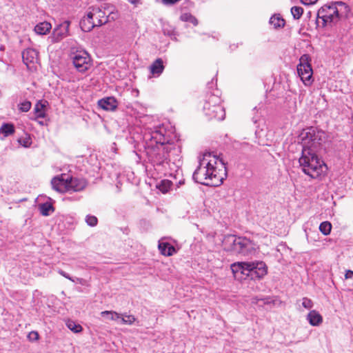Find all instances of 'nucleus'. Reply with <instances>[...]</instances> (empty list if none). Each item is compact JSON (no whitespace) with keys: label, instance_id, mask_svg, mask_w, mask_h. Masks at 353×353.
I'll use <instances>...</instances> for the list:
<instances>
[{"label":"nucleus","instance_id":"obj_10","mask_svg":"<svg viewBox=\"0 0 353 353\" xmlns=\"http://www.w3.org/2000/svg\"><path fill=\"white\" fill-rule=\"evenodd\" d=\"M68 179L69 175L66 174L54 176L51 181L52 188L59 192H68Z\"/></svg>","mask_w":353,"mask_h":353},{"label":"nucleus","instance_id":"obj_43","mask_svg":"<svg viewBox=\"0 0 353 353\" xmlns=\"http://www.w3.org/2000/svg\"><path fill=\"white\" fill-rule=\"evenodd\" d=\"M77 281L81 283V284H84V282L85 281L83 279H79V278H77Z\"/></svg>","mask_w":353,"mask_h":353},{"label":"nucleus","instance_id":"obj_14","mask_svg":"<svg viewBox=\"0 0 353 353\" xmlns=\"http://www.w3.org/2000/svg\"><path fill=\"white\" fill-rule=\"evenodd\" d=\"M22 58L23 63L30 68V64L34 63L38 59V52L32 48H28L23 51Z\"/></svg>","mask_w":353,"mask_h":353},{"label":"nucleus","instance_id":"obj_33","mask_svg":"<svg viewBox=\"0 0 353 353\" xmlns=\"http://www.w3.org/2000/svg\"><path fill=\"white\" fill-rule=\"evenodd\" d=\"M31 103L28 101H25L19 105V110L24 112H28L31 108Z\"/></svg>","mask_w":353,"mask_h":353},{"label":"nucleus","instance_id":"obj_9","mask_svg":"<svg viewBox=\"0 0 353 353\" xmlns=\"http://www.w3.org/2000/svg\"><path fill=\"white\" fill-rule=\"evenodd\" d=\"M72 63L77 71L85 72L91 65V58L86 51H77L72 57Z\"/></svg>","mask_w":353,"mask_h":353},{"label":"nucleus","instance_id":"obj_34","mask_svg":"<svg viewBox=\"0 0 353 353\" xmlns=\"http://www.w3.org/2000/svg\"><path fill=\"white\" fill-rule=\"evenodd\" d=\"M19 143L23 146L27 148L29 147L32 143L31 139L29 136H26L25 137H22L19 139Z\"/></svg>","mask_w":353,"mask_h":353},{"label":"nucleus","instance_id":"obj_32","mask_svg":"<svg viewBox=\"0 0 353 353\" xmlns=\"http://www.w3.org/2000/svg\"><path fill=\"white\" fill-rule=\"evenodd\" d=\"M85 222L91 227L96 226L98 223V219L95 216L87 215L85 218Z\"/></svg>","mask_w":353,"mask_h":353},{"label":"nucleus","instance_id":"obj_16","mask_svg":"<svg viewBox=\"0 0 353 353\" xmlns=\"http://www.w3.org/2000/svg\"><path fill=\"white\" fill-rule=\"evenodd\" d=\"M80 26L81 30L84 32H90L94 27H95L94 20L92 19V14L90 12H88L87 15L80 21Z\"/></svg>","mask_w":353,"mask_h":353},{"label":"nucleus","instance_id":"obj_15","mask_svg":"<svg viewBox=\"0 0 353 353\" xmlns=\"http://www.w3.org/2000/svg\"><path fill=\"white\" fill-rule=\"evenodd\" d=\"M90 9H92V10L89 12L92 14V18L94 20L95 26H101L107 22L106 19H103L105 17V12L102 11L99 8L93 7L90 8Z\"/></svg>","mask_w":353,"mask_h":353},{"label":"nucleus","instance_id":"obj_41","mask_svg":"<svg viewBox=\"0 0 353 353\" xmlns=\"http://www.w3.org/2000/svg\"><path fill=\"white\" fill-rule=\"evenodd\" d=\"M129 3L137 6L141 3V0H127Z\"/></svg>","mask_w":353,"mask_h":353},{"label":"nucleus","instance_id":"obj_2","mask_svg":"<svg viewBox=\"0 0 353 353\" xmlns=\"http://www.w3.org/2000/svg\"><path fill=\"white\" fill-rule=\"evenodd\" d=\"M321 132H316L311 128L303 130L300 134L302 141L301 156L299 159L302 171L312 179H316L327 170L323 161L316 153V148L321 144Z\"/></svg>","mask_w":353,"mask_h":353},{"label":"nucleus","instance_id":"obj_20","mask_svg":"<svg viewBox=\"0 0 353 353\" xmlns=\"http://www.w3.org/2000/svg\"><path fill=\"white\" fill-rule=\"evenodd\" d=\"M52 28V26L49 22L43 21L38 23L34 27V31L37 34L44 35L48 34Z\"/></svg>","mask_w":353,"mask_h":353},{"label":"nucleus","instance_id":"obj_29","mask_svg":"<svg viewBox=\"0 0 353 353\" xmlns=\"http://www.w3.org/2000/svg\"><path fill=\"white\" fill-rule=\"evenodd\" d=\"M332 229V225L328 221H323L319 225V230L324 234L328 235Z\"/></svg>","mask_w":353,"mask_h":353},{"label":"nucleus","instance_id":"obj_31","mask_svg":"<svg viewBox=\"0 0 353 353\" xmlns=\"http://www.w3.org/2000/svg\"><path fill=\"white\" fill-rule=\"evenodd\" d=\"M171 182L168 180H163L161 181L159 185L157 186V188L163 193L167 192L170 187H171Z\"/></svg>","mask_w":353,"mask_h":353},{"label":"nucleus","instance_id":"obj_21","mask_svg":"<svg viewBox=\"0 0 353 353\" xmlns=\"http://www.w3.org/2000/svg\"><path fill=\"white\" fill-rule=\"evenodd\" d=\"M47 103V101H38L34 108V112L35 114L36 119L38 118H44L46 117V112L44 108H46V104Z\"/></svg>","mask_w":353,"mask_h":353},{"label":"nucleus","instance_id":"obj_26","mask_svg":"<svg viewBox=\"0 0 353 353\" xmlns=\"http://www.w3.org/2000/svg\"><path fill=\"white\" fill-rule=\"evenodd\" d=\"M180 19L183 21H188L192 23L194 26L198 25V20L195 17L192 15L190 13L185 12L181 15Z\"/></svg>","mask_w":353,"mask_h":353},{"label":"nucleus","instance_id":"obj_12","mask_svg":"<svg viewBox=\"0 0 353 353\" xmlns=\"http://www.w3.org/2000/svg\"><path fill=\"white\" fill-rule=\"evenodd\" d=\"M87 183L83 179L72 177L68 179V192H79L86 187Z\"/></svg>","mask_w":353,"mask_h":353},{"label":"nucleus","instance_id":"obj_17","mask_svg":"<svg viewBox=\"0 0 353 353\" xmlns=\"http://www.w3.org/2000/svg\"><path fill=\"white\" fill-rule=\"evenodd\" d=\"M159 250L164 256H172L176 252L175 248L169 243H159Z\"/></svg>","mask_w":353,"mask_h":353},{"label":"nucleus","instance_id":"obj_25","mask_svg":"<svg viewBox=\"0 0 353 353\" xmlns=\"http://www.w3.org/2000/svg\"><path fill=\"white\" fill-rule=\"evenodd\" d=\"M270 23L274 26L275 28L283 27L285 25V21L279 15L272 17L270 19Z\"/></svg>","mask_w":353,"mask_h":353},{"label":"nucleus","instance_id":"obj_30","mask_svg":"<svg viewBox=\"0 0 353 353\" xmlns=\"http://www.w3.org/2000/svg\"><path fill=\"white\" fill-rule=\"evenodd\" d=\"M291 13L294 19H299L303 13V9L299 6H293L291 8Z\"/></svg>","mask_w":353,"mask_h":353},{"label":"nucleus","instance_id":"obj_38","mask_svg":"<svg viewBox=\"0 0 353 353\" xmlns=\"http://www.w3.org/2000/svg\"><path fill=\"white\" fill-rule=\"evenodd\" d=\"M300 1L302 3H303L304 5H307V6L312 5L317 1V0H300Z\"/></svg>","mask_w":353,"mask_h":353},{"label":"nucleus","instance_id":"obj_28","mask_svg":"<svg viewBox=\"0 0 353 353\" xmlns=\"http://www.w3.org/2000/svg\"><path fill=\"white\" fill-rule=\"evenodd\" d=\"M66 325L68 329L74 333H79L82 331V327L79 324H77L74 321L68 320L66 322Z\"/></svg>","mask_w":353,"mask_h":353},{"label":"nucleus","instance_id":"obj_3","mask_svg":"<svg viewBox=\"0 0 353 353\" xmlns=\"http://www.w3.org/2000/svg\"><path fill=\"white\" fill-rule=\"evenodd\" d=\"M226 176V168L221 159L206 152L199 159V165L193 173V179L207 186H219Z\"/></svg>","mask_w":353,"mask_h":353},{"label":"nucleus","instance_id":"obj_23","mask_svg":"<svg viewBox=\"0 0 353 353\" xmlns=\"http://www.w3.org/2000/svg\"><path fill=\"white\" fill-rule=\"evenodd\" d=\"M39 209L41 214L43 216H49L52 212L54 211L53 205L50 203H41L39 205Z\"/></svg>","mask_w":353,"mask_h":353},{"label":"nucleus","instance_id":"obj_4","mask_svg":"<svg viewBox=\"0 0 353 353\" xmlns=\"http://www.w3.org/2000/svg\"><path fill=\"white\" fill-rule=\"evenodd\" d=\"M231 270L235 279L243 281L261 279L267 274L265 264L262 261L237 262L231 265Z\"/></svg>","mask_w":353,"mask_h":353},{"label":"nucleus","instance_id":"obj_19","mask_svg":"<svg viewBox=\"0 0 353 353\" xmlns=\"http://www.w3.org/2000/svg\"><path fill=\"white\" fill-rule=\"evenodd\" d=\"M307 319L310 323L313 326H317L323 321L321 315L316 310L310 311L307 314Z\"/></svg>","mask_w":353,"mask_h":353},{"label":"nucleus","instance_id":"obj_7","mask_svg":"<svg viewBox=\"0 0 353 353\" xmlns=\"http://www.w3.org/2000/svg\"><path fill=\"white\" fill-rule=\"evenodd\" d=\"M310 57L308 54H303L297 65V72L301 79L305 85L311 83L310 79L312 76V68L310 64Z\"/></svg>","mask_w":353,"mask_h":353},{"label":"nucleus","instance_id":"obj_35","mask_svg":"<svg viewBox=\"0 0 353 353\" xmlns=\"http://www.w3.org/2000/svg\"><path fill=\"white\" fill-rule=\"evenodd\" d=\"M302 305L306 309H311L313 307V303L311 299L304 297L303 299Z\"/></svg>","mask_w":353,"mask_h":353},{"label":"nucleus","instance_id":"obj_27","mask_svg":"<svg viewBox=\"0 0 353 353\" xmlns=\"http://www.w3.org/2000/svg\"><path fill=\"white\" fill-rule=\"evenodd\" d=\"M101 316H107L111 321H120L121 314L114 311H103L101 312Z\"/></svg>","mask_w":353,"mask_h":353},{"label":"nucleus","instance_id":"obj_11","mask_svg":"<svg viewBox=\"0 0 353 353\" xmlns=\"http://www.w3.org/2000/svg\"><path fill=\"white\" fill-rule=\"evenodd\" d=\"M70 25L69 21H64L54 29L53 38L55 41H59L68 35Z\"/></svg>","mask_w":353,"mask_h":353},{"label":"nucleus","instance_id":"obj_8","mask_svg":"<svg viewBox=\"0 0 353 353\" xmlns=\"http://www.w3.org/2000/svg\"><path fill=\"white\" fill-rule=\"evenodd\" d=\"M317 17L323 20V25L325 26L328 23L336 22L339 19L340 16L335 5H325L319 10Z\"/></svg>","mask_w":353,"mask_h":353},{"label":"nucleus","instance_id":"obj_6","mask_svg":"<svg viewBox=\"0 0 353 353\" xmlns=\"http://www.w3.org/2000/svg\"><path fill=\"white\" fill-rule=\"evenodd\" d=\"M220 103L221 99L217 94H212L208 97L203 105V110L210 119H215L218 121L224 119L225 110Z\"/></svg>","mask_w":353,"mask_h":353},{"label":"nucleus","instance_id":"obj_39","mask_svg":"<svg viewBox=\"0 0 353 353\" xmlns=\"http://www.w3.org/2000/svg\"><path fill=\"white\" fill-rule=\"evenodd\" d=\"M353 276V271L352 270H347L346 273L345 274V279H351Z\"/></svg>","mask_w":353,"mask_h":353},{"label":"nucleus","instance_id":"obj_42","mask_svg":"<svg viewBox=\"0 0 353 353\" xmlns=\"http://www.w3.org/2000/svg\"><path fill=\"white\" fill-rule=\"evenodd\" d=\"M337 5L341 6H344L345 9L347 8V6H346L345 3L343 2H341V1L337 2Z\"/></svg>","mask_w":353,"mask_h":353},{"label":"nucleus","instance_id":"obj_44","mask_svg":"<svg viewBox=\"0 0 353 353\" xmlns=\"http://www.w3.org/2000/svg\"><path fill=\"white\" fill-rule=\"evenodd\" d=\"M39 123L41 124V125L43 124V121H39Z\"/></svg>","mask_w":353,"mask_h":353},{"label":"nucleus","instance_id":"obj_5","mask_svg":"<svg viewBox=\"0 0 353 353\" xmlns=\"http://www.w3.org/2000/svg\"><path fill=\"white\" fill-rule=\"evenodd\" d=\"M224 250L235 254L248 256L255 251V244L245 236L227 235L223 240Z\"/></svg>","mask_w":353,"mask_h":353},{"label":"nucleus","instance_id":"obj_18","mask_svg":"<svg viewBox=\"0 0 353 353\" xmlns=\"http://www.w3.org/2000/svg\"><path fill=\"white\" fill-rule=\"evenodd\" d=\"M150 72L153 75L159 76L164 70L163 63L161 59H156L150 67Z\"/></svg>","mask_w":353,"mask_h":353},{"label":"nucleus","instance_id":"obj_37","mask_svg":"<svg viewBox=\"0 0 353 353\" xmlns=\"http://www.w3.org/2000/svg\"><path fill=\"white\" fill-rule=\"evenodd\" d=\"M58 273H59V274H61V276H63V277H65V278H66V279H69L70 281H72V282H74V281H74V279H72V277H71V276H70L68 273H66L65 272H64L63 270H61V269H59V270H58Z\"/></svg>","mask_w":353,"mask_h":353},{"label":"nucleus","instance_id":"obj_24","mask_svg":"<svg viewBox=\"0 0 353 353\" xmlns=\"http://www.w3.org/2000/svg\"><path fill=\"white\" fill-rule=\"evenodd\" d=\"M136 321V318L133 315L127 314L126 313L121 314L120 321L124 325H132Z\"/></svg>","mask_w":353,"mask_h":353},{"label":"nucleus","instance_id":"obj_22","mask_svg":"<svg viewBox=\"0 0 353 353\" xmlns=\"http://www.w3.org/2000/svg\"><path fill=\"white\" fill-rule=\"evenodd\" d=\"M14 132V126L12 123H4L0 127V135L7 137Z\"/></svg>","mask_w":353,"mask_h":353},{"label":"nucleus","instance_id":"obj_36","mask_svg":"<svg viewBox=\"0 0 353 353\" xmlns=\"http://www.w3.org/2000/svg\"><path fill=\"white\" fill-rule=\"evenodd\" d=\"M28 338L31 341H37L39 339V334L37 332L32 331L28 334Z\"/></svg>","mask_w":353,"mask_h":353},{"label":"nucleus","instance_id":"obj_1","mask_svg":"<svg viewBox=\"0 0 353 353\" xmlns=\"http://www.w3.org/2000/svg\"><path fill=\"white\" fill-rule=\"evenodd\" d=\"M166 133L163 126H157L150 132L145 133L143 137L148 160L160 171L165 170L172 158L178 157L181 152L180 146L174 142H170Z\"/></svg>","mask_w":353,"mask_h":353},{"label":"nucleus","instance_id":"obj_45","mask_svg":"<svg viewBox=\"0 0 353 353\" xmlns=\"http://www.w3.org/2000/svg\"><path fill=\"white\" fill-rule=\"evenodd\" d=\"M258 301H259V300H258V299H256V301H253L252 302H253V303H258Z\"/></svg>","mask_w":353,"mask_h":353},{"label":"nucleus","instance_id":"obj_13","mask_svg":"<svg viewBox=\"0 0 353 353\" xmlns=\"http://www.w3.org/2000/svg\"><path fill=\"white\" fill-rule=\"evenodd\" d=\"M98 105L103 110L107 111H114L118 106V102L114 97H108L99 100Z\"/></svg>","mask_w":353,"mask_h":353},{"label":"nucleus","instance_id":"obj_40","mask_svg":"<svg viewBox=\"0 0 353 353\" xmlns=\"http://www.w3.org/2000/svg\"><path fill=\"white\" fill-rule=\"evenodd\" d=\"M165 4H174L176 3L179 0H162Z\"/></svg>","mask_w":353,"mask_h":353}]
</instances>
